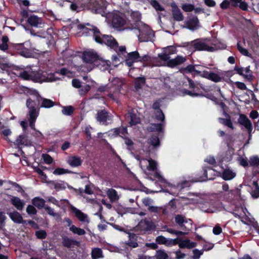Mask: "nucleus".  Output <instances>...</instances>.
Segmentation results:
<instances>
[{
	"mask_svg": "<svg viewBox=\"0 0 259 259\" xmlns=\"http://www.w3.org/2000/svg\"><path fill=\"white\" fill-rule=\"evenodd\" d=\"M87 25L90 26V28L85 27V25L82 24H79L78 25V28L79 29L83 30L85 33H90V31L93 34V37L97 43L100 44H105L111 49L114 50L117 48V41L112 35H103L101 36V33L99 29L93 25H91L89 23Z\"/></svg>",
	"mask_w": 259,
	"mask_h": 259,
	"instance_id": "nucleus-1",
	"label": "nucleus"
},
{
	"mask_svg": "<svg viewBox=\"0 0 259 259\" xmlns=\"http://www.w3.org/2000/svg\"><path fill=\"white\" fill-rule=\"evenodd\" d=\"M206 39H207L197 38L190 42L185 43V47H186L189 51L192 52L195 51H207L211 52L214 51V48L213 47L209 46L205 42L204 40Z\"/></svg>",
	"mask_w": 259,
	"mask_h": 259,
	"instance_id": "nucleus-2",
	"label": "nucleus"
},
{
	"mask_svg": "<svg viewBox=\"0 0 259 259\" xmlns=\"http://www.w3.org/2000/svg\"><path fill=\"white\" fill-rule=\"evenodd\" d=\"M109 20L112 27L118 30L123 29L126 24L124 15L118 12L111 13L109 16Z\"/></svg>",
	"mask_w": 259,
	"mask_h": 259,
	"instance_id": "nucleus-3",
	"label": "nucleus"
},
{
	"mask_svg": "<svg viewBox=\"0 0 259 259\" xmlns=\"http://www.w3.org/2000/svg\"><path fill=\"white\" fill-rule=\"evenodd\" d=\"M113 115L105 109L98 110L95 118L101 124L107 125L113 121Z\"/></svg>",
	"mask_w": 259,
	"mask_h": 259,
	"instance_id": "nucleus-4",
	"label": "nucleus"
},
{
	"mask_svg": "<svg viewBox=\"0 0 259 259\" xmlns=\"http://www.w3.org/2000/svg\"><path fill=\"white\" fill-rule=\"evenodd\" d=\"M108 85L110 87V93L107 95V97L113 100H115L114 95L120 92L122 82L119 78L114 77Z\"/></svg>",
	"mask_w": 259,
	"mask_h": 259,
	"instance_id": "nucleus-5",
	"label": "nucleus"
},
{
	"mask_svg": "<svg viewBox=\"0 0 259 259\" xmlns=\"http://www.w3.org/2000/svg\"><path fill=\"white\" fill-rule=\"evenodd\" d=\"M175 221L179 228L184 231H189L192 229L193 222L192 220L186 218L183 215H176Z\"/></svg>",
	"mask_w": 259,
	"mask_h": 259,
	"instance_id": "nucleus-6",
	"label": "nucleus"
},
{
	"mask_svg": "<svg viewBox=\"0 0 259 259\" xmlns=\"http://www.w3.org/2000/svg\"><path fill=\"white\" fill-rule=\"evenodd\" d=\"M188 81L189 82V88L192 89L193 91H191L187 89H183L182 90V93L184 95H187L193 97L204 96V94L200 89L198 84H197V83L194 82V81L190 78H188Z\"/></svg>",
	"mask_w": 259,
	"mask_h": 259,
	"instance_id": "nucleus-7",
	"label": "nucleus"
},
{
	"mask_svg": "<svg viewBox=\"0 0 259 259\" xmlns=\"http://www.w3.org/2000/svg\"><path fill=\"white\" fill-rule=\"evenodd\" d=\"M26 105L29 110L28 113L29 116L28 119L36 120L39 115V108L36 107V102L29 98L26 100Z\"/></svg>",
	"mask_w": 259,
	"mask_h": 259,
	"instance_id": "nucleus-8",
	"label": "nucleus"
},
{
	"mask_svg": "<svg viewBox=\"0 0 259 259\" xmlns=\"http://www.w3.org/2000/svg\"><path fill=\"white\" fill-rule=\"evenodd\" d=\"M139 39L141 42H147L151 41L154 36V31L148 26L144 27L142 30L139 28Z\"/></svg>",
	"mask_w": 259,
	"mask_h": 259,
	"instance_id": "nucleus-9",
	"label": "nucleus"
},
{
	"mask_svg": "<svg viewBox=\"0 0 259 259\" xmlns=\"http://www.w3.org/2000/svg\"><path fill=\"white\" fill-rule=\"evenodd\" d=\"M16 147L21 148L22 146H32V142L29 139L28 137L25 134L20 135L14 142Z\"/></svg>",
	"mask_w": 259,
	"mask_h": 259,
	"instance_id": "nucleus-10",
	"label": "nucleus"
},
{
	"mask_svg": "<svg viewBox=\"0 0 259 259\" xmlns=\"http://www.w3.org/2000/svg\"><path fill=\"white\" fill-rule=\"evenodd\" d=\"M130 20L131 29H139L141 20V14L139 11H132L130 15Z\"/></svg>",
	"mask_w": 259,
	"mask_h": 259,
	"instance_id": "nucleus-11",
	"label": "nucleus"
},
{
	"mask_svg": "<svg viewBox=\"0 0 259 259\" xmlns=\"http://www.w3.org/2000/svg\"><path fill=\"white\" fill-rule=\"evenodd\" d=\"M163 53L158 54V57L163 61H166L170 58V55L176 54L177 50L174 46H169L163 49Z\"/></svg>",
	"mask_w": 259,
	"mask_h": 259,
	"instance_id": "nucleus-12",
	"label": "nucleus"
},
{
	"mask_svg": "<svg viewBox=\"0 0 259 259\" xmlns=\"http://www.w3.org/2000/svg\"><path fill=\"white\" fill-rule=\"evenodd\" d=\"M217 133L220 137H223V141L228 148H230L233 145L236 141L234 134L225 133L221 130L218 131Z\"/></svg>",
	"mask_w": 259,
	"mask_h": 259,
	"instance_id": "nucleus-13",
	"label": "nucleus"
},
{
	"mask_svg": "<svg viewBox=\"0 0 259 259\" xmlns=\"http://www.w3.org/2000/svg\"><path fill=\"white\" fill-rule=\"evenodd\" d=\"M99 57L96 52L92 51H85L82 54V59L84 62L94 65Z\"/></svg>",
	"mask_w": 259,
	"mask_h": 259,
	"instance_id": "nucleus-14",
	"label": "nucleus"
},
{
	"mask_svg": "<svg viewBox=\"0 0 259 259\" xmlns=\"http://www.w3.org/2000/svg\"><path fill=\"white\" fill-rule=\"evenodd\" d=\"M140 58V54L137 51L128 53L127 54L125 63L128 67H131L133 66L134 63L139 61Z\"/></svg>",
	"mask_w": 259,
	"mask_h": 259,
	"instance_id": "nucleus-15",
	"label": "nucleus"
},
{
	"mask_svg": "<svg viewBox=\"0 0 259 259\" xmlns=\"http://www.w3.org/2000/svg\"><path fill=\"white\" fill-rule=\"evenodd\" d=\"M237 122L239 124L245 127L250 136L252 131V125L246 115L243 114H240Z\"/></svg>",
	"mask_w": 259,
	"mask_h": 259,
	"instance_id": "nucleus-16",
	"label": "nucleus"
},
{
	"mask_svg": "<svg viewBox=\"0 0 259 259\" xmlns=\"http://www.w3.org/2000/svg\"><path fill=\"white\" fill-rule=\"evenodd\" d=\"M186 61L185 57L177 55L175 58L166 60V66L169 68H174L177 66L183 64Z\"/></svg>",
	"mask_w": 259,
	"mask_h": 259,
	"instance_id": "nucleus-17",
	"label": "nucleus"
},
{
	"mask_svg": "<svg viewBox=\"0 0 259 259\" xmlns=\"http://www.w3.org/2000/svg\"><path fill=\"white\" fill-rule=\"evenodd\" d=\"M138 227L141 230L145 231L154 230L155 226L154 223L147 219L141 220L138 225Z\"/></svg>",
	"mask_w": 259,
	"mask_h": 259,
	"instance_id": "nucleus-18",
	"label": "nucleus"
},
{
	"mask_svg": "<svg viewBox=\"0 0 259 259\" xmlns=\"http://www.w3.org/2000/svg\"><path fill=\"white\" fill-rule=\"evenodd\" d=\"M125 233L128 235V240L125 242V244L131 248H136L138 246V236L129 231H125Z\"/></svg>",
	"mask_w": 259,
	"mask_h": 259,
	"instance_id": "nucleus-19",
	"label": "nucleus"
},
{
	"mask_svg": "<svg viewBox=\"0 0 259 259\" xmlns=\"http://www.w3.org/2000/svg\"><path fill=\"white\" fill-rule=\"evenodd\" d=\"M13 73L16 76L21 78L24 80H32L33 76L32 74H29L28 72L23 69L20 68L18 67L14 69Z\"/></svg>",
	"mask_w": 259,
	"mask_h": 259,
	"instance_id": "nucleus-20",
	"label": "nucleus"
},
{
	"mask_svg": "<svg viewBox=\"0 0 259 259\" xmlns=\"http://www.w3.org/2000/svg\"><path fill=\"white\" fill-rule=\"evenodd\" d=\"M11 220L16 224H26V221L24 220L21 214L16 210H14L13 212H7Z\"/></svg>",
	"mask_w": 259,
	"mask_h": 259,
	"instance_id": "nucleus-21",
	"label": "nucleus"
},
{
	"mask_svg": "<svg viewBox=\"0 0 259 259\" xmlns=\"http://www.w3.org/2000/svg\"><path fill=\"white\" fill-rule=\"evenodd\" d=\"M70 208L72 212L75 214V217L81 222H89L87 214L84 213L80 210L77 209L75 207L71 205Z\"/></svg>",
	"mask_w": 259,
	"mask_h": 259,
	"instance_id": "nucleus-22",
	"label": "nucleus"
},
{
	"mask_svg": "<svg viewBox=\"0 0 259 259\" xmlns=\"http://www.w3.org/2000/svg\"><path fill=\"white\" fill-rule=\"evenodd\" d=\"M199 20L197 16H193L185 22L186 28L190 30H195L198 28Z\"/></svg>",
	"mask_w": 259,
	"mask_h": 259,
	"instance_id": "nucleus-23",
	"label": "nucleus"
},
{
	"mask_svg": "<svg viewBox=\"0 0 259 259\" xmlns=\"http://www.w3.org/2000/svg\"><path fill=\"white\" fill-rule=\"evenodd\" d=\"M109 132L113 136L115 137L119 136L122 138L128 135L127 128L126 126H120L111 129Z\"/></svg>",
	"mask_w": 259,
	"mask_h": 259,
	"instance_id": "nucleus-24",
	"label": "nucleus"
},
{
	"mask_svg": "<svg viewBox=\"0 0 259 259\" xmlns=\"http://www.w3.org/2000/svg\"><path fill=\"white\" fill-rule=\"evenodd\" d=\"M62 245L64 247L70 248L74 246H79L80 242L75 239L65 236L62 237Z\"/></svg>",
	"mask_w": 259,
	"mask_h": 259,
	"instance_id": "nucleus-25",
	"label": "nucleus"
},
{
	"mask_svg": "<svg viewBox=\"0 0 259 259\" xmlns=\"http://www.w3.org/2000/svg\"><path fill=\"white\" fill-rule=\"evenodd\" d=\"M11 203L18 210L21 211L23 209L25 202L17 196H12L10 200Z\"/></svg>",
	"mask_w": 259,
	"mask_h": 259,
	"instance_id": "nucleus-26",
	"label": "nucleus"
},
{
	"mask_svg": "<svg viewBox=\"0 0 259 259\" xmlns=\"http://www.w3.org/2000/svg\"><path fill=\"white\" fill-rule=\"evenodd\" d=\"M110 61L105 60L99 57L94 65L104 71L108 69L110 67Z\"/></svg>",
	"mask_w": 259,
	"mask_h": 259,
	"instance_id": "nucleus-27",
	"label": "nucleus"
},
{
	"mask_svg": "<svg viewBox=\"0 0 259 259\" xmlns=\"http://www.w3.org/2000/svg\"><path fill=\"white\" fill-rule=\"evenodd\" d=\"M171 7L174 19L178 21H182L184 19V16L178 6L176 4L173 3L171 5Z\"/></svg>",
	"mask_w": 259,
	"mask_h": 259,
	"instance_id": "nucleus-28",
	"label": "nucleus"
},
{
	"mask_svg": "<svg viewBox=\"0 0 259 259\" xmlns=\"http://www.w3.org/2000/svg\"><path fill=\"white\" fill-rule=\"evenodd\" d=\"M231 3V6L234 8L239 7L243 11H246L248 10L247 4L242 1V0H229Z\"/></svg>",
	"mask_w": 259,
	"mask_h": 259,
	"instance_id": "nucleus-29",
	"label": "nucleus"
},
{
	"mask_svg": "<svg viewBox=\"0 0 259 259\" xmlns=\"http://www.w3.org/2000/svg\"><path fill=\"white\" fill-rule=\"evenodd\" d=\"M67 163L71 167H76L82 164V160L81 158L78 156H72L69 157Z\"/></svg>",
	"mask_w": 259,
	"mask_h": 259,
	"instance_id": "nucleus-30",
	"label": "nucleus"
},
{
	"mask_svg": "<svg viewBox=\"0 0 259 259\" xmlns=\"http://www.w3.org/2000/svg\"><path fill=\"white\" fill-rule=\"evenodd\" d=\"M196 246L197 243L191 241L189 239H186L185 240L181 239V241L179 244V247L180 248L191 249L195 247Z\"/></svg>",
	"mask_w": 259,
	"mask_h": 259,
	"instance_id": "nucleus-31",
	"label": "nucleus"
},
{
	"mask_svg": "<svg viewBox=\"0 0 259 259\" xmlns=\"http://www.w3.org/2000/svg\"><path fill=\"white\" fill-rule=\"evenodd\" d=\"M236 176V173L232 170L226 168L223 171L221 177L225 181H229L234 179Z\"/></svg>",
	"mask_w": 259,
	"mask_h": 259,
	"instance_id": "nucleus-32",
	"label": "nucleus"
},
{
	"mask_svg": "<svg viewBox=\"0 0 259 259\" xmlns=\"http://www.w3.org/2000/svg\"><path fill=\"white\" fill-rule=\"evenodd\" d=\"M41 19L37 16L32 15L29 17L27 19V22L31 26L37 27L39 24H41Z\"/></svg>",
	"mask_w": 259,
	"mask_h": 259,
	"instance_id": "nucleus-33",
	"label": "nucleus"
},
{
	"mask_svg": "<svg viewBox=\"0 0 259 259\" xmlns=\"http://www.w3.org/2000/svg\"><path fill=\"white\" fill-rule=\"evenodd\" d=\"M46 201L41 198L35 197L32 200V204L39 209H42L45 207Z\"/></svg>",
	"mask_w": 259,
	"mask_h": 259,
	"instance_id": "nucleus-34",
	"label": "nucleus"
},
{
	"mask_svg": "<svg viewBox=\"0 0 259 259\" xmlns=\"http://www.w3.org/2000/svg\"><path fill=\"white\" fill-rule=\"evenodd\" d=\"M164 123H151L148 127L149 131L151 132H158L159 133L163 132Z\"/></svg>",
	"mask_w": 259,
	"mask_h": 259,
	"instance_id": "nucleus-35",
	"label": "nucleus"
},
{
	"mask_svg": "<svg viewBox=\"0 0 259 259\" xmlns=\"http://www.w3.org/2000/svg\"><path fill=\"white\" fill-rule=\"evenodd\" d=\"M23 91L24 93L27 96L32 95L35 96L37 101L38 102L39 101V98H41V96L36 90L33 89H30L27 87H24Z\"/></svg>",
	"mask_w": 259,
	"mask_h": 259,
	"instance_id": "nucleus-36",
	"label": "nucleus"
},
{
	"mask_svg": "<svg viewBox=\"0 0 259 259\" xmlns=\"http://www.w3.org/2000/svg\"><path fill=\"white\" fill-rule=\"evenodd\" d=\"M42 100V102L40 106V107L41 108H49L53 107L55 104V103L54 101L49 99L44 98L41 97V98H39V100Z\"/></svg>",
	"mask_w": 259,
	"mask_h": 259,
	"instance_id": "nucleus-37",
	"label": "nucleus"
},
{
	"mask_svg": "<svg viewBox=\"0 0 259 259\" xmlns=\"http://www.w3.org/2000/svg\"><path fill=\"white\" fill-rule=\"evenodd\" d=\"M208 171H211L212 172H214V170L211 168L210 166H203V174L202 176H201L197 182H203L207 180L208 176H207V172Z\"/></svg>",
	"mask_w": 259,
	"mask_h": 259,
	"instance_id": "nucleus-38",
	"label": "nucleus"
},
{
	"mask_svg": "<svg viewBox=\"0 0 259 259\" xmlns=\"http://www.w3.org/2000/svg\"><path fill=\"white\" fill-rule=\"evenodd\" d=\"M146 83V78L145 77H138L135 79V88L137 91L142 89L143 85Z\"/></svg>",
	"mask_w": 259,
	"mask_h": 259,
	"instance_id": "nucleus-39",
	"label": "nucleus"
},
{
	"mask_svg": "<svg viewBox=\"0 0 259 259\" xmlns=\"http://www.w3.org/2000/svg\"><path fill=\"white\" fill-rule=\"evenodd\" d=\"M107 194L111 201H115L118 199L116 191L112 188L109 189L107 191Z\"/></svg>",
	"mask_w": 259,
	"mask_h": 259,
	"instance_id": "nucleus-40",
	"label": "nucleus"
},
{
	"mask_svg": "<svg viewBox=\"0 0 259 259\" xmlns=\"http://www.w3.org/2000/svg\"><path fill=\"white\" fill-rule=\"evenodd\" d=\"M218 121L220 123L225 126H227L231 130H234L235 128L230 117L229 118H224L220 117L218 118Z\"/></svg>",
	"mask_w": 259,
	"mask_h": 259,
	"instance_id": "nucleus-41",
	"label": "nucleus"
},
{
	"mask_svg": "<svg viewBox=\"0 0 259 259\" xmlns=\"http://www.w3.org/2000/svg\"><path fill=\"white\" fill-rule=\"evenodd\" d=\"M130 121L129 122L131 126L136 125L140 123V118L137 116V115L134 113L131 112L130 113Z\"/></svg>",
	"mask_w": 259,
	"mask_h": 259,
	"instance_id": "nucleus-42",
	"label": "nucleus"
},
{
	"mask_svg": "<svg viewBox=\"0 0 259 259\" xmlns=\"http://www.w3.org/2000/svg\"><path fill=\"white\" fill-rule=\"evenodd\" d=\"M249 163L250 166L259 169V157L257 155L250 157Z\"/></svg>",
	"mask_w": 259,
	"mask_h": 259,
	"instance_id": "nucleus-43",
	"label": "nucleus"
},
{
	"mask_svg": "<svg viewBox=\"0 0 259 259\" xmlns=\"http://www.w3.org/2000/svg\"><path fill=\"white\" fill-rule=\"evenodd\" d=\"M150 144L154 148L158 147L160 145V140L157 134H154L149 139Z\"/></svg>",
	"mask_w": 259,
	"mask_h": 259,
	"instance_id": "nucleus-44",
	"label": "nucleus"
},
{
	"mask_svg": "<svg viewBox=\"0 0 259 259\" xmlns=\"http://www.w3.org/2000/svg\"><path fill=\"white\" fill-rule=\"evenodd\" d=\"M2 44H0V50L6 51L9 49V38L7 35L3 36L2 38Z\"/></svg>",
	"mask_w": 259,
	"mask_h": 259,
	"instance_id": "nucleus-45",
	"label": "nucleus"
},
{
	"mask_svg": "<svg viewBox=\"0 0 259 259\" xmlns=\"http://www.w3.org/2000/svg\"><path fill=\"white\" fill-rule=\"evenodd\" d=\"M69 230L73 233L77 234L79 236L83 235L85 234V231L84 229L78 228L75 225H73L69 228Z\"/></svg>",
	"mask_w": 259,
	"mask_h": 259,
	"instance_id": "nucleus-46",
	"label": "nucleus"
},
{
	"mask_svg": "<svg viewBox=\"0 0 259 259\" xmlns=\"http://www.w3.org/2000/svg\"><path fill=\"white\" fill-rule=\"evenodd\" d=\"M74 111V108L72 106H63L62 112L65 115H71Z\"/></svg>",
	"mask_w": 259,
	"mask_h": 259,
	"instance_id": "nucleus-47",
	"label": "nucleus"
},
{
	"mask_svg": "<svg viewBox=\"0 0 259 259\" xmlns=\"http://www.w3.org/2000/svg\"><path fill=\"white\" fill-rule=\"evenodd\" d=\"M195 66L193 65H188L185 68H182L181 70V71H183L185 73H192L194 72V74L196 75V71H198V70L195 69Z\"/></svg>",
	"mask_w": 259,
	"mask_h": 259,
	"instance_id": "nucleus-48",
	"label": "nucleus"
},
{
	"mask_svg": "<svg viewBox=\"0 0 259 259\" xmlns=\"http://www.w3.org/2000/svg\"><path fill=\"white\" fill-rule=\"evenodd\" d=\"M53 173L55 175H61L65 174H71L72 172L68 169L59 167L56 168Z\"/></svg>",
	"mask_w": 259,
	"mask_h": 259,
	"instance_id": "nucleus-49",
	"label": "nucleus"
},
{
	"mask_svg": "<svg viewBox=\"0 0 259 259\" xmlns=\"http://www.w3.org/2000/svg\"><path fill=\"white\" fill-rule=\"evenodd\" d=\"M246 74H244L243 77L248 81H251L253 78L252 71L250 70V66L246 67L245 69Z\"/></svg>",
	"mask_w": 259,
	"mask_h": 259,
	"instance_id": "nucleus-50",
	"label": "nucleus"
},
{
	"mask_svg": "<svg viewBox=\"0 0 259 259\" xmlns=\"http://www.w3.org/2000/svg\"><path fill=\"white\" fill-rule=\"evenodd\" d=\"M150 4L156 11H163L164 10V9L156 0H152L150 2Z\"/></svg>",
	"mask_w": 259,
	"mask_h": 259,
	"instance_id": "nucleus-51",
	"label": "nucleus"
},
{
	"mask_svg": "<svg viewBox=\"0 0 259 259\" xmlns=\"http://www.w3.org/2000/svg\"><path fill=\"white\" fill-rule=\"evenodd\" d=\"M122 139L124 140V143L127 146V149L132 150L133 149L134 142L133 141L127 136H124Z\"/></svg>",
	"mask_w": 259,
	"mask_h": 259,
	"instance_id": "nucleus-52",
	"label": "nucleus"
},
{
	"mask_svg": "<svg viewBox=\"0 0 259 259\" xmlns=\"http://www.w3.org/2000/svg\"><path fill=\"white\" fill-rule=\"evenodd\" d=\"M91 89V86L89 84H85L84 85H81L78 92L81 96L85 95Z\"/></svg>",
	"mask_w": 259,
	"mask_h": 259,
	"instance_id": "nucleus-53",
	"label": "nucleus"
},
{
	"mask_svg": "<svg viewBox=\"0 0 259 259\" xmlns=\"http://www.w3.org/2000/svg\"><path fill=\"white\" fill-rule=\"evenodd\" d=\"M166 231L168 232L169 233H170L171 234H175L178 236H183L187 234V233H186L185 232H183L181 231H178L175 230L172 228H167L166 230Z\"/></svg>",
	"mask_w": 259,
	"mask_h": 259,
	"instance_id": "nucleus-54",
	"label": "nucleus"
},
{
	"mask_svg": "<svg viewBox=\"0 0 259 259\" xmlns=\"http://www.w3.org/2000/svg\"><path fill=\"white\" fill-rule=\"evenodd\" d=\"M209 80L214 82H218L221 81L222 78L218 74L211 72H210Z\"/></svg>",
	"mask_w": 259,
	"mask_h": 259,
	"instance_id": "nucleus-55",
	"label": "nucleus"
},
{
	"mask_svg": "<svg viewBox=\"0 0 259 259\" xmlns=\"http://www.w3.org/2000/svg\"><path fill=\"white\" fill-rule=\"evenodd\" d=\"M9 67V63L6 61L5 58L0 56V68L5 70Z\"/></svg>",
	"mask_w": 259,
	"mask_h": 259,
	"instance_id": "nucleus-56",
	"label": "nucleus"
},
{
	"mask_svg": "<svg viewBox=\"0 0 259 259\" xmlns=\"http://www.w3.org/2000/svg\"><path fill=\"white\" fill-rule=\"evenodd\" d=\"M35 235L37 238L39 239H45L47 236L46 231L42 230L36 231L35 233Z\"/></svg>",
	"mask_w": 259,
	"mask_h": 259,
	"instance_id": "nucleus-57",
	"label": "nucleus"
},
{
	"mask_svg": "<svg viewBox=\"0 0 259 259\" xmlns=\"http://www.w3.org/2000/svg\"><path fill=\"white\" fill-rule=\"evenodd\" d=\"M210 71H208L207 70H204L202 71H196V75H199L202 77L206 78L209 79V76L210 75Z\"/></svg>",
	"mask_w": 259,
	"mask_h": 259,
	"instance_id": "nucleus-58",
	"label": "nucleus"
},
{
	"mask_svg": "<svg viewBox=\"0 0 259 259\" xmlns=\"http://www.w3.org/2000/svg\"><path fill=\"white\" fill-rule=\"evenodd\" d=\"M102 250L100 248H95L92 251V257L94 259L100 258L102 255Z\"/></svg>",
	"mask_w": 259,
	"mask_h": 259,
	"instance_id": "nucleus-59",
	"label": "nucleus"
},
{
	"mask_svg": "<svg viewBox=\"0 0 259 259\" xmlns=\"http://www.w3.org/2000/svg\"><path fill=\"white\" fill-rule=\"evenodd\" d=\"M148 169L153 171L157 170V163L155 160L151 159L149 160Z\"/></svg>",
	"mask_w": 259,
	"mask_h": 259,
	"instance_id": "nucleus-60",
	"label": "nucleus"
},
{
	"mask_svg": "<svg viewBox=\"0 0 259 259\" xmlns=\"http://www.w3.org/2000/svg\"><path fill=\"white\" fill-rule=\"evenodd\" d=\"M26 212L29 215H35L37 213V210L34 206L28 205L26 208Z\"/></svg>",
	"mask_w": 259,
	"mask_h": 259,
	"instance_id": "nucleus-61",
	"label": "nucleus"
},
{
	"mask_svg": "<svg viewBox=\"0 0 259 259\" xmlns=\"http://www.w3.org/2000/svg\"><path fill=\"white\" fill-rule=\"evenodd\" d=\"M156 119L159 121H161V123H164L165 116L163 112L161 109L156 112Z\"/></svg>",
	"mask_w": 259,
	"mask_h": 259,
	"instance_id": "nucleus-62",
	"label": "nucleus"
},
{
	"mask_svg": "<svg viewBox=\"0 0 259 259\" xmlns=\"http://www.w3.org/2000/svg\"><path fill=\"white\" fill-rule=\"evenodd\" d=\"M19 54L24 57H29L31 56V53L28 49H26L23 47L22 50L19 52Z\"/></svg>",
	"mask_w": 259,
	"mask_h": 259,
	"instance_id": "nucleus-63",
	"label": "nucleus"
},
{
	"mask_svg": "<svg viewBox=\"0 0 259 259\" xmlns=\"http://www.w3.org/2000/svg\"><path fill=\"white\" fill-rule=\"evenodd\" d=\"M42 157L46 164H51L53 162V158L48 154H42Z\"/></svg>",
	"mask_w": 259,
	"mask_h": 259,
	"instance_id": "nucleus-64",
	"label": "nucleus"
}]
</instances>
